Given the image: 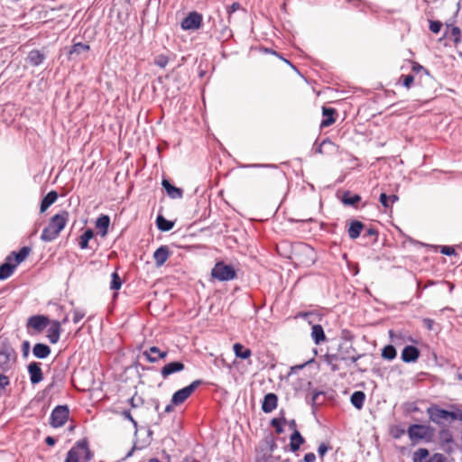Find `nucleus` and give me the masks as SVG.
Masks as SVG:
<instances>
[{"instance_id":"obj_1","label":"nucleus","mask_w":462,"mask_h":462,"mask_svg":"<svg viewBox=\"0 0 462 462\" xmlns=\"http://www.w3.org/2000/svg\"><path fill=\"white\" fill-rule=\"evenodd\" d=\"M288 247L291 248L290 254H286L282 253L284 256L291 259L296 264L310 266L316 261V254L314 249L305 243H293L289 244L288 242H282L278 249L286 250Z\"/></svg>"},{"instance_id":"obj_2","label":"nucleus","mask_w":462,"mask_h":462,"mask_svg":"<svg viewBox=\"0 0 462 462\" xmlns=\"http://www.w3.org/2000/svg\"><path fill=\"white\" fill-rule=\"evenodd\" d=\"M69 214L66 210H62L51 217L49 224L42 230L41 239L44 242H51L55 240L60 233L65 227Z\"/></svg>"},{"instance_id":"obj_3","label":"nucleus","mask_w":462,"mask_h":462,"mask_svg":"<svg viewBox=\"0 0 462 462\" xmlns=\"http://www.w3.org/2000/svg\"><path fill=\"white\" fill-rule=\"evenodd\" d=\"M94 453L90 450L88 439H82L68 451L64 462H90Z\"/></svg>"},{"instance_id":"obj_4","label":"nucleus","mask_w":462,"mask_h":462,"mask_svg":"<svg viewBox=\"0 0 462 462\" xmlns=\"http://www.w3.org/2000/svg\"><path fill=\"white\" fill-rule=\"evenodd\" d=\"M211 276L219 282H227L236 277V272L232 264L220 261L212 268Z\"/></svg>"},{"instance_id":"obj_5","label":"nucleus","mask_w":462,"mask_h":462,"mask_svg":"<svg viewBox=\"0 0 462 462\" xmlns=\"http://www.w3.org/2000/svg\"><path fill=\"white\" fill-rule=\"evenodd\" d=\"M69 410L68 405H57L50 416V424L53 428L62 427L68 420Z\"/></svg>"},{"instance_id":"obj_6","label":"nucleus","mask_w":462,"mask_h":462,"mask_svg":"<svg viewBox=\"0 0 462 462\" xmlns=\"http://www.w3.org/2000/svg\"><path fill=\"white\" fill-rule=\"evenodd\" d=\"M203 383L202 380H195L188 386L175 392L171 397L172 403L176 406L182 404Z\"/></svg>"},{"instance_id":"obj_7","label":"nucleus","mask_w":462,"mask_h":462,"mask_svg":"<svg viewBox=\"0 0 462 462\" xmlns=\"http://www.w3.org/2000/svg\"><path fill=\"white\" fill-rule=\"evenodd\" d=\"M430 420L436 424H442L444 421H452L454 418L453 411L439 408L437 405H431L427 409Z\"/></svg>"},{"instance_id":"obj_8","label":"nucleus","mask_w":462,"mask_h":462,"mask_svg":"<svg viewBox=\"0 0 462 462\" xmlns=\"http://www.w3.org/2000/svg\"><path fill=\"white\" fill-rule=\"evenodd\" d=\"M203 16L201 14L193 11L190 12L180 23V27L184 31L199 30L202 26Z\"/></svg>"},{"instance_id":"obj_9","label":"nucleus","mask_w":462,"mask_h":462,"mask_svg":"<svg viewBox=\"0 0 462 462\" xmlns=\"http://www.w3.org/2000/svg\"><path fill=\"white\" fill-rule=\"evenodd\" d=\"M408 436L412 442L430 438V427L421 424H412L408 428Z\"/></svg>"},{"instance_id":"obj_10","label":"nucleus","mask_w":462,"mask_h":462,"mask_svg":"<svg viewBox=\"0 0 462 462\" xmlns=\"http://www.w3.org/2000/svg\"><path fill=\"white\" fill-rule=\"evenodd\" d=\"M12 356H15V352L11 346H3L0 349V373L5 374L11 369Z\"/></svg>"},{"instance_id":"obj_11","label":"nucleus","mask_w":462,"mask_h":462,"mask_svg":"<svg viewBox=\"0 0 462 462\" xmlns=\"http://www.w3.org/2000/svg\"><path fill=\"white\" fill-rule=\"evenodd\" d=\"M50 324V319L44 315H34L27 319V328H32L37 332H42Z\"/></svg>"},{"instance_id":"obj_12","label":"nucleus","mask_w":462,"mask_h":462,"mask_svg":"<svg viewBox=\"0 0 462 462\" xmlns=\"http://www.w3.org/2000/svg\"><path fill=\"white\" fill-rule=\"evenodd\" d=\"M27 371L32 384H37L43 380V373L41 367V363L31 362L27 365Z\"/></svg>"},{"instance_id":"obj_13","label":"nucleus","mask_w":462,"mask_h":462,"mask_svg":"<svg viewBox=\"0 0 462 462\" xmlns=\"http://www.w3.org/2000/svg\"><path fill=\"white\" fill-rule=\"evenodd\" d=\"M143 356L150 363H156L161 359H165L168 356L167 351H162L159 347L153 346L143 352Z\"/></svg>"},{"instance_id":"obj_14","label":"nucleus","mask_w":462,"mask_h":462,"mask_svg":"<svg viewBox=\"0 0 462 462\" xmlns=\"http://www.w3.org/2000/svg\"><path fill=\"white\" fill-rule=\"evenodd\" d=\"M185 369V365L180 361H173L166 364L161 369V375L165 380L170 375L181 372Z\"/></svg>"},{"instance_id":"obj_15","label":"nucleus","mask_w":462,"mask_h":462,"mask_svg":"<svg viewBox=\"0 0 462 462\" xmlns=\"http://www.w3.org/2000/svg\"><path fill=\"white\" fill-rule=\"evenodd\" d=\"M89 49L90 46L87 43H74L68 51V59L69 60H78L80 59L81 55L87 53L89 51Z\"/></svg>"},{"instance_id":"obj_16","label":"nucleus","mask_w":462,"mask_h":462,"mask_svg":"<svg viewBox=\"0 0 462 462\" xmlns=\"http://www.w3.org/2000/svg\"><path fill=\"white\" fill-rule=\"evenodd\" d=\"M16 267L17 265L14 262V259L7 255L5 262L0 265V281L9 278L13 274Z\"/></svg>"},{"instance_id":"obj_17","label":"nucleus","mask_w":462,"mask_h":462,"mask_svg":"<svg viewBox=\"0 0 462 462\" xmlns=\"http://www.w3.org/2000/svg\"><path fill=\"white\" fill-rule=\"evenodd\" d=\"M420 351L416 346H406L402 351V360L405 363H413L418 360Z\"/></svg>"},{"instance_id":"obj_18","label":"nucleus","mask_w":462,"mask_h":462,"mask_svg":"<svg viewBox=\"0 0 462 462\" xmlns=\"http://www.w3.org/2000/svg\"><path fill=\"white\" fill-rule=\"evenodd\" d=\"M170 250L167 245H161L153 253V259L157 267L162 266L170 256Z\"/></svg>"},{"instance_id":"obj_19","label":"nucleus","mask_w":462,"mask_h":462,"mask_svg":"<svg viewBox=\"0 0 462 462\" xmlns=\"http://www.w3.org/2000/svg\"><path fill=\"white\" fill-rule=\"evenodd\" d=\"M162 188L165 189L167 195L172 199H181L183 197V189L172 185L170 180L163 179L162 181Z\"/></svg>"},{"instance_id":"obj_20","label":"nucleus","mask_w":462,"mask_h":462,"mask_svg":"<svg viewBox=\"0 0 462 462\" xmlns=\"http://www.w3.org/2000/svg\"><path fill=\"white\" fill-rule=\"evenodd\" d=\"M50 324L51 327L48 328L47 337L51 344H56L60 340L61 333L60 322L53 320Z\"/></svg>"},{"instance_id":"obj_21","label":"nucleus","mask_w":462,"mask_h":462,"mask_svg":"<svg viewBox=\"0 0 462 462\" xmlns=\"http://www.w3.org/2000/svg\"><path fill=\"white\" fill-rule=\"evenodd\" d=\"M51 347L44 343H36L32 347V355L38 359H45L51 355Z\"/></svg>"},{"instance_id":"obj_22","label":"nucleus","mask_w":462,"mask_h":462,"mask_svg":"<svg viewBox=\"0 0 462 462\" xmlns=\"http://www.w3.org/2000/svg\"><path fill=\"white\" fill-rule=\"evenodd\" d=\"M278 398L274 393H267L262 402V410L264 412H271L277 407Z\"/></svg>"},{"instance_id":"obj_23","label":"nucleus","mask_w":462,"mask_h":462,"mask_svg":"<svg viewBox=\"0 0 462 462\" xmlns=\"http://www.w3.org/2000/svg\"><path fill=\"white\" fill-rule=\"evenodd\" d=\"M335 114H336V109H334L332 107L323 106V108H322L323 119H322V121L320 123V127L321 128L328 127L332 124H334V122H335V117H334Z\"/></svg>"},{"instance_id":"obj_24","label":"nucleus","mask_w":462,"mask_h":462,"mask_svg":"<svg viewBox=\"0 0 462 462\" xmlns=\"http://www.w3.org/2000/svg\"><path fill=\"white\" fill-rule=\"evenodd\" d=\"M58 199V192L51 190L48 192L41 201L40 211L41 213L45 212Z\"/></svg>"},{"instance_id":"obj_25","label":"nucleus","mask_w":462,"mask_h":462,"mask_svg":"<svg viewBox=\"0 0 462 462\" xmlns=\"http://www.w3.org/2000/svg\"><path fill=\"white\" fill-rule=\"evenodd\" d=\"M32 249L29 246H23L19 252H12L8 256L14 259V262L18 265L30 254Z\"/></svg>"},{"instance_id":"obj_26","label":"nucleus","mask_w":462,"mask_h":462,"mask_svg":"<svg viewBox=\"0 0 462 462\" xmlns=\"http://www.w3.org/2000/svg\"><path fill=\"white\" fill-rule=\"evenodd\" d=\"M45 60V55L39 50H32L28 53L27 60L32 66L41 65Z\"/></svg>"},{"instance_id":"obj_27","label":"nucleus","mask_w":462,"mask_h":462,"mask_svg":"<svg viewBox=\"0 0 462 462\" xmlns=\"http://www.w3.org/2000/svg\"><path fill=\"white\" fill-rule=\"evenodd\" d=\"M110 225V217L107 215H101L96 221V227L99 229L102 236L107 234Z\"/></svg>"},{"instance_id":"obj_28","label":"nucleus","mask_w":462,"mask_h":462,"mask_svg":"<svg viewBox=\"0 0 462 462\" xmlns=\"http://www.w3.org/2000/svg\"><path fill=\"white\" fill-rule=\"evenodd\" d=\"M364 228V224L358 220H353L350 222L348 228V236L351 239H356L359 237L362 230Z\"/></svg>"},{"instance_id":"obj_29","label":"nucleus","mask_w":462,"mask_h":462,"mask_svg":"<svg viewBox=\"0 0 462 462\" xmlns=\"http://www.w3.org/2000/svg\"><path fill=\"white\" fill-rule=\"evenodd\" d=\"M311 337L316 345H319L321 342L325 341L326 336L321 325L317 324L312 326Z\"/></svg>"},{"instance_id":"obj_30","label":"nucleus","mask_w":462,"mask_h":462,"mask_svg":"<svg viewBox=\"0 0 462 462\" xmlns=\"http://www.w3.org/2000/svg\"><path fill=\"white\" fill-rule=\"evenodd\" d=\"M156 226L160 231L168 232L174 226V222L166 219L162 215H158L156 217Z\"/></svg>"},{"instance_id":"obj_31","label":"nucleus","mask_w":462,"mask_h":462,"mask_svg":"<svg viewBox=\"0 0 462 462\" xmlns=\"http://www.w3.org/2000/svg\"><path fill=\"white\" fill-rule=\"evenodd\" d=\"M290 440V448L293 452L299 450L300 447L304 443V439L298 430H294L291 435Z\"/></svg>"},{"instance_id":"obj_32","label":"nucleus","mask_w":462,"mask_h":462,"mask_svg":"<svg viewBox=\"0 0 462 462\" xmlns=\"http://www.w3.org/2000/svg\"><path fill=\"white\" fill-rule=\"evenodd\" d=\"M361 200V197L357 194H351L350 191L344 192L341 201L344 205L356 207Z\"/></svg>"},{"instance_id":"obj_33","label":"nucleus","mask_w":462,"mask_h":462,"mask_svg":"<svg viewBox=\"0 0 462 462\" xmlns=\"http://www.w3.org/2000/svg\"><path fill=\"white\" fill-rule=\"evenodd\" d=\"M95 233L93 229L88 228L79 236V245L81 249H87L88 247L89 241L94 237Z\"/></svg>"},{"instance_id":"obj_34","label":"nucleus","mask_w":462,"mask_h":462,"mask_svg":"<svg viewBox=\"0 0 462 462\" xmlns=\"http://www.w3.org/2000/svg\"><path fill=\"white\" fill-rule=\"evenodd\" d=\"M233 349L236 356L241 359H246L251 356V350L249 348L245 347L240 343H236L233 346Z\"/></svg>"},{"instance_id":"obj_35","label":"nucleus","mask_w":462,"mask_h":462,"mask_svg":"<svg viewBox=\"0 0 462 462\" xmlns=\"http://www.w3.org/2000/svg\"><path fill=\"white\" fill-rule=\"evenodd\" d=\"M365 395L361 391L355 392L350 398L351 403L356 409H361L364 405Z\"/></svg>"},{"instance_id":"obj_36","label":"nucleus","mask_w":462,"mask_h":462,"mask_svg":"<svg viewBox=\"0 0 462 462\" xmlns=\"http://www.w3.org/2000/svg\"><path fill=\"white\" fill-rule=\"evenodd\" d=\"M396 349L392 345L385 346L382 350V356L386 360H393L396 357Z\"/></svg>"},{"instance_id":"obj_37","label":"nucleus","mask_w":462,"mask_h":462,"mask_svg":"<svg viewBox=\"0 0 462 462\" xmlns=\"http://www.w3.org/2000/svg\"><path fill=\"white\" fill-rule=\"evenodd\" d=\"M429 457V451L426 448H419L414 452L413 461L414 462H426Z\"/></svg>"},{"instance_id":"obj_38","label":"nucleus","mask_w":462,"mask_h":462,"mask_svg":"<svg viewBox=\"0 0 462 462\" xmlns=\"http://www.w3.org/2000/svg\"><path fill=\"white\" fill-rule=\"evenodd\" d=\"M122 286V280L117 273V272H114L111 274V282H110V290L118 291Z\"/></svg>"},{"instance_id":"obj_39","label":"nucleus","mask_w":462,"mask_h":462,"mask_svg":"<svg viewBox=\"0 0 462 462\" xmlns=\"http://www.w3.org/2000/svg\"><path fill=\"white\" fill-rule=\"evenodd\" d=\"M449 36L453 38L454 43L458 44L461 42L462 32L457 26H452L448 32Z\"/></svg>"},{"instance_id":"obj_40","label":"nucleus","mask_w":462,"mask_h":462,"mask_svg":"<svg viewBox=\"0 0 462 462\" xmlns=\"http://www.w3.org/2000/svg\"><path fill=\"white\" fill-rule=\"evenodd\" d=\"M327 146H330L332 149L335 148L334 143H332L329 139H325L319 144V146L316 149V152L320 154L328 153V151H325V148Z\"/></svg>"},{"instance_id":"obj_41","label":"nucleus","mask_w":462,"mask_h":462,"mask_svg":"<svg viewBox=\"0 0 462 462\" xmlns=\"http://www.w3.org/2000/svg\"><path fill=\"white\" fill-rule=\"evenodd\" d=\"M169 62V57L164 54L157 55L154 58L153 63L160 67V68H165Z\"/></svg>"},{"instance_id":"obj_42","label":"nucleus","mask_w":462,"mask_h":462,"mask_svg":"<svg viewBox=\"0 0 462 462\" xmlns=\"http://www.w3.org/2000/svg\"><path fill=\"white\" fill-rule=\"evenodd\" d=\"M10 384V379L5 374L0 373V396L5 394L6 387Z\"/></svg>"},{"instance_id":"obj_43","label":"nucleus","mask_w":462,"mask_h":462,"mask_svg":"<svg viewBox=\"0 0 462 462\" xmlns=\"http://www.w3.org/2000/svg\"><path fill=\"white\" fill-rule=\"evenodd\" d=\"M285 419H279V418H273L271 420V424L275 428L277 433L282 432V424L284 422Z\"/></svg>"},{"instance_id":"obj_44","label":"nucleus","mask_w":462,"mask_h":462,"mask_svg":"<svg viewBox=\"0 0 462 462\" xmlns=\"http://www.w3.org/2000/svg\"><path fill=\"white\" fill-rule=\"evenodd\" d=\"M261 51H262V53H272L273 55H276L281 60H282L285 63L290 65L293 69L297 70L296 67L291 61H289L285 58H282V56L278 55L275 51H272L271 49L262 47Z\"/></svg>"},{"instance_id":"obj_45","label":"nucleus","mask_w":462,"mask_h":462,"mask_svg":"<svg viewBox=\"0 0 462 462\" xmlns=\"http://www.w3.org/2000/svg\"><path fill=\"white\" fill-rule=\"evenodd\" d=\"M442 23L439 21H430V30L433 33H439L441 30Z\"/></svg>"},{"instance_id":"obj_46","label":"nucleus","mask_w":462,"mask_h":462,"mask_svg":"<svg viewBox=\"0 0 462 462\" xmlns=\"http://www.w3.org/2000/svg\"><path fill=\"white\" fill-rule=\"evenodd\" d=\"M30 342L28 340H24L22 344V356L23 358H27L30 354Z\"/></svg>"},{"instance_id":"obj_47","label":"nucleus","mask_w":462,"mask_h":462,"mask_svg":"<svg viewBox=\"0 0 462 462\" xmlns=\"http://www.w3.org/2000/svg\"><path fill=\"white\" fill-rule=\"evenodd\" d=\"M379 200L384 208H389L391 207L389 196L385 193H381Z\"/></svg>"},{"instance_id":"obj_48","label":"nucleus","mask_w":462,"mask_h":462,"mask_svg":"<svg viewBox=\"0 0 462 462\" xmlns=\"http://www.w3.org/2000/svg\"><path fill=\"white\" fill-rule=\"evenodd\" d=\"M85 317V312L79 310H74L73 311V322L79 323Z\"/></svg>"},{"instance_id":"obj_49","label":"nucleus","mask_w":462,"mask_h":462,"mask_svg":"<svg viewBox=\"0 0 462 462\" xmlns=\"http://www.w3.org/2000/svg\"><path fill=\"white\" fill-rule=\"evenodd\" d=\"M122 415L124 416L125 419L128 420L129 421H131L133 423L135 430L137 429V421L133 418L130 411H128V410L123 411Z\"/></svg>"},{"instance_id":"obj_50","label":"nucleus","mask_w":462,"mask_h":462,"mask_svg":"<svg viewBox=\"0 0 462 462\" xmlns=\"http://www.w3.org/2000/svg\"><path fill=\"white\" fill-rule=\"evenodd\" d=\"M414 81L412 75H406L403 77L402 84L405 88H410Z\"/></svg>"},{"instance_id":"obj_51","label":"nucleus","mask_w":462,"mask_h":462,"mask_svg":"<svg viewBox=\"0 0 462 462\" xmlns=\"http://www.w3.org/2000/svg\"><path fill=\"white\" fill-rule=\"evenodd\" d=\"M440 253L445 255H453L455 254V249L451 246L442 245L440 246Z\"/></svg>"},{"instance_id":"obj_52","label":"nucleus","mask_w":462,"mask_h":462,"mask_svg":"<svg viewBox=\"0 0 462 462\" xmlns=\"http://www.w3.org/2000/svg\"><path fill=\"white\" fill-rule=\"evenodd\" d=\"M446 457L442 454H434L428 462H445Z\"/></svg>"},{"instance_id":"obj_53","label":"nucleus","mask_w":462,"mask_h":462,"mask_svg":"<svg viewBox=\"0 0 462 462\" xmlns=\"http://www.w3.org/2000/svg\"><path fill=\"white\" fill-rule=\"evenodd\" d=\"M154 402V410L158 412V421L155 424H160L163 413L160 411V402L158 400H153Z\"/></svg>"},{"instance_id":"obj_54","label":"nucleus","mask_w":462,"mask_h":462,"mask_svg":"<svg viewBox=\"0 0 462 462\" xmlns=\"http://www.w3.org/2000/svg\"><path fill=\"white\" fill-rule=\"evenodd\" d=\"M328 446H327L325 443H321L318 448V454L319 456L323 458L326 452L328 450Z\"/></svg>"},{"instance_id":"obj_55","label":"nucleus","mask_w":462,"mask_h":462,"mask_svg":"<svg viewBox=\"0 0 462 462\" xmlns=\"http://www.w3.org/2000/svg\"><path fill=\"white\" fill-rule=\"evenodd\" d=\"M303 460H304V462H315L316 456L314 453H311V452L307 453V454H305Z\"/></svg>"},{"instance_id":"obj_56","label":"nucleus","mask_w":462,"mask_h":462,"mask_svg":"<svg viewBox=\"0 0 462 462\" xmlns=\"http://www.w3.org/2000/svg\"><path fill=\"white\" fill-rule=\"evenodd\" d=\"M313 315L312 312H300L297 317L302 318L311 323L310 317Z\"/></svg>"},{"instance_id":"obj_57","label":"nucleus","mask_w":462,"mask_h":462,"mask_svg":"<svg viewBox=\"0 0 462 462\" xmlns=\"http://www.w3.org/2000/svg\"><path fill=\"white\" fill-rule=\"evenodd\" d=\"M424 326L429 329H433L434 321L430 319H423Z\"/></svg>"},{"instance_id":"obj_58","label":"nucleus","mask_w":462,"mask_h":462,"mask_svg":"<svg viewBox=\"0 0 462 462\" xmlns=\"http://www.w3.org/2000/svg\"><path fill=\"white\" fill-rule=\"evenodd\" d=\"M240 8V5L238 3H233L227 9V12L229 14L234 13L235 11L238 10Z\"/></svg>"},{"instance_id":"obj_59","label":"nucleus","mask_w":462,"mask_h":462,"mask_svg":"<svg viewBox=\"0 0 462 462\" xmlns=\"http://www.w3.org/2000/svg\"><path fill=\"white\" fill-rule=\"evenodd\" d=\"M422 70L426 71L424 67H422L421 65L415 63V62L412 64V71L419 73L420 71H422Z\"/></svg>"},{"instance_id":"obj_60","label":"nucleus","mask_w":462,"mask_h":462,"mask_svg":"<svg viewBox=\"0 0 462 462\" xmlns=\"http://www.w3.org/2000/svg\"><path fill=\"white\" fill-rule=\"evenodd\" d=\"M174 406H176V405L173 404L172 403V400H171V402L168 405H166V407H165L164 411H162V413L164 414V413H170V412L173 411V410H174L173 407Z\"/></svg>"},{"instance_id":"obj_61","label":"nucleus","mask_w":462,"mask_h":462,"mask_svg":"<svg viewBox=\"0 0 462 462\" xmlns=\"http://www.w3.org/2000/svg\"><path fill=\"white\" fill-rule=\"evenodd\" d=\"M45 443L48 445V446H54L56 444V439L51 437V436H48L46 439H45Z\"/></svg>"},{"instance_id":"obj_62","label":"nucleus","mask_w":462,"mask_h":462,"mask_svg":"<svg viewBox=\"0 0 462 462\" xmlns=\"http://www.w3.org/2000/svg\"><path fill=\"white\" fill-rule=\"evenodd\" d=\"M454 418H451L452 420H461L462 421V411H453Z\"/></svg>"},{"instance_id":"obj_63","label":"nucleus","mask_w":462,"mask_h":462,"mask_svg":"<svg viewBox=\"0 0 462 462\" xmlns=\"http://www.w3.org/2000/svg\"><path fill=\"white\" fill-rule=\"evenodd\" d=\"M128 402L131 405V407H133V408H136L138 406V404L135 402V396L131 397L128 400Z\"/></svg>"},{"instance_id":"obj_64","label":"nucleus","mask_w":462,"mask_h":462,"mask_svg":"<svg viewBox=\"0 0 462 462\" xmlns=\"http://www.w3.org/2000/svg\"><path fill=\"white\" fill-rule=\"evenodd\" d=\"M389 199H390L391 206L399 199L397 195H391V196H389Z\"/></svg>"}]
</instances>
